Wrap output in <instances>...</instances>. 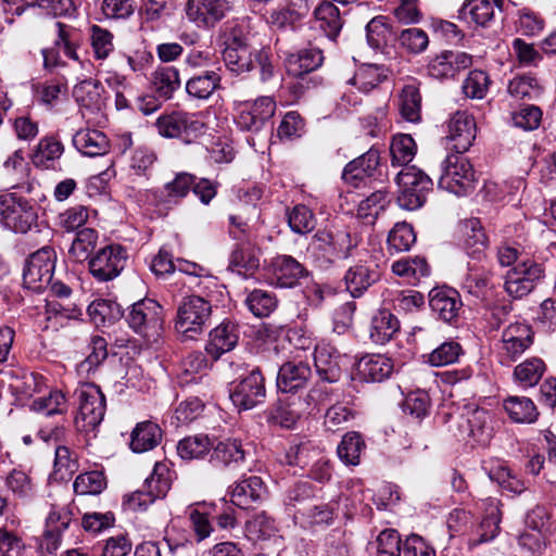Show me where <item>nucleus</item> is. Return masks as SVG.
<instances>
[{
	"instance_id": "nucleus-63",
	"label": "nucleus",
	"mask_w": 556,
	"mask_h": 556,
	"mask_svg": "<svg viewBox=\"0 0 556 556\" xmlns=\"http://www.w3.org/2000/svg\"><path fill=\"white\" fill-rule=\"evenodd\" d=\"M288 224L293 232L304 235L315 228L316 219L307 206L299 204L288 213Z\"/></svg>"
},
{
	"instance_id": "nucleus-15",
	"label": "nucleus",
	"mask_w": 556,
	"mask_h": 556,
	"mask_svg": "<svg viewBox=\"0 0 556 556\" xmlns=\"http://www.w3.org/2000/svg\"><path fill=\"white\" fill-rule=\"evenodd\" d=\"M72 510L68 505L54 504L46 518V526L40 543L41 549L53 554L60 547L62 532L72 521Z\"/></svg>"
},
{
	"instance_id": "nucleus-53",
	"label": "nucleus",
	"mask_w": 556,
	"mask_h": 556,
	"mask_svg": "<svg viewBox=\"0 0 556 556\" xmlns=\"http://www.w3.org/2000/svg\"><path fill=\"white\" fill-rule=\"evenodd\" d=\"M364 447L365 442L361 434L352 431L343 435L337 447V454L345 465L356 466L359 464L361 453Z\"/></svg>"
},
{
	"instance_id": "nucleus-44",
	"label": "nucleus",
	"mask_w": 556,
	"mask_h": 556,
	"mask_svg": "<svg viewBox=\"0 0 556 556\" xmlns=\"http://www.w3.org/2000/svg\"><path fill=\"white\" fill-rule=\"evenodd\" d=\"M97 242L98 233L94 229L84 228L77 231L68 250L70 257L77 263L90 260Z\"/></svg>"
},
{
	"instance_id": "nucleus-43",
	"label": "nucleus",
	"mask_w": 556,
	"mask_h": 556,
	"mask_svg": "<svg viewBox=\"0 0 556 556\" xmlns=\"http://www.w3.org/2000/svg\"><path fill=\"white\" fill-rule=\"evenodd\" d=\"M464 247L469 255L481 258L488 243L486 235L479 219L466 220L463 226Z\"/></svg>"
},
{
	"instance_id": "nucleus-5",
	"label": "nucleus",
	"mask_w": 556,
	"mask_h": 556,
	"mask_svg": "<svg viewBox=\"0 0 556 556\" xmlns=\"http://www.w3.org/2000/svg\"><path fill=\"white\" fill-rule=\"evenodd\" d=\"M223 60L229 71L242 74L254 70V52L244 41L241 30L228 23L224 29Z\"/></svg>"
},
{
	"instance_id": "nucleus-40",
	"label": "nucleus",
	"mask_w": 556,
	"mask_h": 556,
	"mask_svg": "<svg viewBox=\"0 0 556 556\" xmlns=\"http://www.w3.org/2000/svg\"><path fill=\"white\" fill-rule=\"evenodd\" d=\"M220 87V76L215 71H206L190 77L186 84L187 93L199 100H207Z\"/></svg>"
},
{
	"instance_id": "nucleus-54",
	"label": "nucleus",
	"mask_w": 556,
	"mask_h": 556,
	"mask_svg": "<svg viewBox=\"0 0 556 556\" xmlns=\"http://www.w3.org/2000/svg\"><path fill=\"white\" fill-rule=\"evenodd\" d=\"M508 93L516 100H534L542 93L535 77L521 75L514 77L507 87Z\"/></svg>"
},
{
	"instance_id": "nucleus-6",
	"label": "nucleus",
	"mask_w": 556,
	"mask_h": 556,
	"mask_svg": "<svg viewBox=\"0 0 556 556\" xmlns=\"http://www.w3.org/2000/svg\"><path fill=\"white\" fill-rule=\"evenodd\" d=\"M275 111L276 102L270 97L240 101L235 105V123L242 130L258 131L270 121Z\"/></svg>"
},
{
	"instance_id": "nucleus-18",
	"label": "nucleus",
	"mask_w": 556,
	"mask_h": 556,
	"mask_svg": "<svg viewBox=\"0 0 556 556\" xmlns=\"http://www.w3.org/2000/svg\"><path fill=\"white\" fill-rule=\"evenodd\" d=\"M30 167L22 150L14 151L0 168V179L10 189H21L30 193L34 182L29 181Z\"/></svg>"
},
{
	"instance_id": "nucleus-3",
	"label": "nucleus",
	"mask_w": 556,
	"mask_h": 556,
	"mask_svg": "<svg viewBox=\"0 0 556 556\" xmlns=\"http://www.w3.org/2000/svg\"><path fill=\"white\" fill-rule=\"evenodd\" d=\"M475 172L462 153L447 155L442 163L439 187L456 195H465L475 188Z\"/></svg>"
},
{
	"instance_id": "nucleus-55",
	"label": "nucleus",
	"mask_w": 556,
	"mask_h": 556,
	"mask_svg": "<svg viewBox=\"0 0 556 556\" xmlns=\"http://www.w3.org/2000/svg\"><path fill=\"white\" fill-rule=\"evenodd\" d=\"M416 149L415 140L409 135L394 136L390 146L392 165H407L414 159Z\"/></svg>"
},
{
	"instance_id": "nucleus-60",
	"label": "nucleus",
	"mask_w": 556,
	"mask_h": 556,
	"mask_svg": "<svg viewBox=\"0 0 556 556\" xmlns=\"http://www.w3.org/2000/svg\"><path fill=\"white\" fill-rule=\"evenodd\" d=\"M245 303L253 315L257 317H266L277 306L276 296L268 291L255 289L249 293Z\"/></svg>"
},
{
	"instance_id": "nucleus-61",
	"label": "nucleus",
	"mask_w": 556,
	"mask_h": 556,
	"mask_svg": "<svg viewBox=\"0 0 556 556\" xmlns=\"http://www.w3.org/2000/svg\"><path fill=\"white\" fill-rule=\"evenodd\" d=\"M392 270L395 275L419 280L429 275V266L425 258H402L393 263Z\"/></svg>"
},
{
	"instance_id": "nucleus-11",
	"label": "nucleus",
	"mask_w": 556,
	"mask_h": 556,
	"mask_svg": "<svg viewBox=\"0 0 556 556\" xmlns=\"http://www.w3.org/2000/svg\"><path fill=\"white\" fill-rule=\"evenodd\" d=\"M1 216L7 228L21 233L30 230L37 220L34 205L16 192L3 197Z\"/></svg>"
},
{
	"instance_id": "nucleus-31",
	"label": "nucleus",
	"mask_w": 556,
	"mask_h": 556,
	"mask_svg": "<svg viewBox=\"0 0 556 556\" xmlns=\"http://www.w3.org/2000/svg\"><path fill=\"white\" fill-rule=\"evenodd\" d=\"M378 165V152L369 150L345 165L342 178L349 184L356 185L358 181L371 176Z\"/></svg>"
},
{
	"instance_id": "nucleus-64",
	"label": "nucleus",
	"mask_w": 556,
	"mask_h": 556,
	"mask_svg": "<svg viewBox=\"0 0 556 556\" xmlns=\"http://www.w3.org/2000/svg\"><path fill=\"white\" fill-rule=\"evenodd\" d=\"M372 556H401L400 534L393 529L380 532L376 540V553Z\"/></svg>"
},
{
	"instance_id": "nucleus-51",
	"label": "nucleus",
	"mask_w": 556,
	"mask_h": 556,
	"mask_svg": "<svg viewBox=\"0 0 556 556\" xmlns=\"http://www.w3.org/2000/svg\"><path fill=\"white\" fill-rule=\"evenodd\" d=\"M245 452L240 441L228 439L219 442L214 448L211 462L229 466L244 460Z\"/></svg>"
},
{
	"instance_id": "nucleus-48",
	"label": "nucleus",
	"mask_w": 556,
	"mask_h": 556,
	"mask_svg": "<svg viewBox=\"0 0 556 556\" xmlns=\"http://www.w3.org/2000/svg\"><path fill=\"white\" fill-rule=\"evenodd\" d=\"M338 356H333L327 346H317L314 353L315 367L321 380L336 382L340 378V368L337 362Z\"/></svg>"
},
{
	"instance_id": "nucleus-39",
	"label": "nucleus",
	"mask_w": 556,
	"mask_h": 556,
	"mask_svg": "<svg viewBox=\"0 0 556 556\" xmlns=\"http://www.w3.org/2000/svg\"><path fill=\"white\" fill-rule=\"evenodd\" d=\"M494 0H467L458 12L459 18L484 27L494 17Z\"/></svg>"
},
{
	"instance_id": "nucleus-47",
	"label": "nucleus",
	"mask_w": 556,
	"mask_h": 556,
	"mask_svg": "<svg viewBox=\"0 0 556 556\" xmlns=\"http://www.w3.org/2000/svg\"><path fill=\"white\" fill-rule=\"evenodd\" d=\"M152 84L159 97L169 99L180 86L179 72L173 66L159 67L153 73Z\"/></svg>"
},
{
	"instance_id": "nucleus-12",
	"label": "nucleus",
	"mask_w": 556,
	"mask_h": 556,
	"mask_svg": "<svg viewBox=\"0 0 556 556\" xmlns=\"http://www.w3.org/2000/svg\"><path fill=\"white\" fill-rule=\"evenodd\" d=\"M265 379L258 368L252 369L230 389V400L239 409H252L264 403Z\"/></svg>"
},
{
	"instance_id": "nucleus-52",
	"label": "nucleus",
	"mask_w": 556,
	"mask_h": 556,
	"mask_svg": "<svg viewBox=\"0 0 556 556\" xmlns=\"http://www.w3.org/2000/svg\"><path fill=\"white\" fill-rule=\"evenodd\" d=\"M490 270L484 266L477 264H468V274L466 275L463 288L476 298H482L489 287Z\"/></svg>"
},
{
	"instance_id": "nucleus-62",
	"label": "nucleus",
	"mask_w": 556,
	"mask_h": 556,
	"mask_svg": "<svg viewBox=\"0 0 556 556\" xmlns=\"http://www.w3.org/2000/svg\"><path fill=\"white\" fill-rule=\"evenodd\" d=\"M106 486L105 478L100 471L80 473L76 477L73 488L79 495H97Z\"/></svg>"
},
{
	"instance_id": "nucleus-35",
	"label": "nucleus",
	"mask_w": 556,
	"mask_h": 556,
	"mask_svg": "<svg viewBox=\"0 0 556 556\" xmlns=\"http://www.w3.org/2000/svg\"><path fill=\"white\" fill-rule=\"evenodd\" d=\"M323 52L317 48L303 49L287 60V71L294 77H301L317 70L323 64Z\"/></svg>"
},
{
	"instance_id": "nucleus-20",
	"label": "nucleus",
	"mask_w": 556,
	"mask_h": 556,
	"mask_svg": "<svg viewBox=\"0 0 556 556\" xmlns=\"http://www.w3.org/2000/svg\"><path fill=\"white\" fill-rule=\"evenodd\" d=\"M476 132L475 118L466 111H457L447 123L446 139L456 153H464L471 147Z\"/></svg>"
},
{
	"instance_id": "nucleus-41",
	"label": "nucleus",
	"mask_w": 556,
	"mask_h": 556,
	"mask_svg": "<svg viewBox=\"0 0 556 556\" xmlns=\"http://www.w3.org/2000/svg\"><path fill=\"white\" fill-rule=\"evenodd\" d=\"M245 535L251 541H265L274 538L278 528L276 521L265 511L254 514L245 521Z\"/></svg>"
},
{
	"instance_id": "nucleus-57",
	"label": "nucleus",
	"mask_w": 556,
	"mask_h": 556,
	"mask_svg": "<svg viewBox=\"0 0 556 556\" xmlns=\"http://www.w3.org/2000/svg\"><path fill=\"white\" fill-rule=\"evenodd\" d=\"M386 74L383 70L377 65H363L357 70L349 83L356 86L363 92H369L376 88L383 79Z\"/></svg>"
},
{
	"instance_id": "nucleus-10",
	"label": "nucleus",
	"mask_w": 556,
	"mask_h": 556,
	"mask_svg": "<svg viewBox=\"0 0 556 556\" xmlns=\"http://www.w3.org/2000/svg\"><path fill=\"white\" fill-rule=\"evenodd\" d=\"M127 321L136 332L148 340L155 339L163 327L162 307L154 300H141L131 305Z\"/></svg>"
},
{
	"instance_id": "nucleus-28",
	"label": "nucleus",
	"mask_w": 556,
	"mask_h": 556,
	"mask_svg": "<svg viewBox=\"0 0 556 556\" xmlns=\"http://www.w3.org/2000/svg\"><path fill=\"white\" fill-rule=\"evenodd\" d=\"M480 508L483 509L484 516L480 525L479 539L471 542L475 545L493 540L500 531V502L496 498L488 497L481 501Z\"/></svg>"
},
{
	"instance_id": "nucleus-25",
	"label": "nucleus",
	"mask_w": 556,
	"mask_h": 556,
	"mask_svg": "<svg viewBox=\"0 0 556 556\" xmlns=\"http://www.w3.org/2000/svg\"><path fill=\"white\" fill-rule=\"evenodd\" d=\"M230 501L242 509H249L260 503L265 495V486L260 477L253 476L238 482L230 491Z\"/></svg>"
},
{
	"instance_id": "nucleus-1",
	"label": "nucleus",
	"mask_w": 556,
	"mask_h": 556,
	"mask_svg": "<svg viewBox=\"0 0 556 556\" xmlns=\"http://www.w3.org/2000/svg\"><path fill=\"white\" fill-rule=\"evenodd\" d=\"M78 413L75 417L77 430L91 432L101 424L106 404L101 389L94 383H83L75 390Z\"/></svg>"
},
{
	"instance_id": "nucleus-32",
	"label": "nucleus",
	"mask_w": 556,
	"mask_h": 556,
	"mask_svg": "<svg viewBox=\"0 0 556 556\" xmlns=\"http://www.w3.org/2000/svg\"><path fill=\"white\" fill-rule=\"evenodd\" d=\"M400 329L397 318L387 309L376 313L370 323L369 337L376 344H386Z\"/></svg>"
},
{
	"instance_id": "nucleus-30",
	"label": "nucleus",
	"mask_w": 556,
	"mask_h": 556,
	"mask_svg": "<svg viewBox=\"0 0 556 556\" xmlns=\"http://www.w3.org/2000/svg\"><path fill=\"white\" fill-rule=\"evenodd\" d=\"M429 305L438 317L451 321L457 316L460 303L456 291L433 289L429 293Z\"/></svg>"
},
{
	"instance_id": "nucleus-19",
	"label": "nucleus",
	"mask_w": 556,
	"mask_h": 556,
	"mask_svg": "<svg viewBox=\"0 0 556 556\" xmlns=\"http://www.w3.org/2000/svg\"><path fill=\"white\" fill-rule=\"evenodd\" d=\"M533 343V331L526 323L516 321L504 329L502 334V357L515 362Z\"/></svg>"
},
{
	"instance_id": "nucleus-24",
	"label": "nucleus",
	"mask_w": 556,
	"mask_h": 556,
	"mask_svg": "<svg viewBox=\"0 0 556 556\" xmlns=\"http://www.w3.org/2000/svg\"><path fill=\"white\" fill-rule=\"evenodd\" d=\"M391 358L381 354H368L356 364V375L366 382H380L389 378L393 371Z\"/></svg>"
},
{
	"instance_id": "nucleus-45",
	"label": "nucleus",
	"mask_w": 556,
	"mask_h": 556,
	"mask_svg": "<svg viewBox=\"0 0 556 556\" xmlns=\"http://www.w3.org/2000/svg\"><path fill=\"white\" fill-rule=\"evenodd\" d=\"M212 448V442L208 435L199 433L188 435L177 444V453L182 459L203 458Z\"/></svg>"
},
{
	"instance_id": "nucleus-29",
	"label": "nucleus",
	"mask_w": 556,
	"mask_h": 556,
	"mask_svg": "<svg viewBox=\"0 0 556 556\" xmlns=\"http://www.w3.org/2000/svg\"><path fill=\"white\" fill-rule=\"evenodd\" d=\"M76 102L90 112H98L104 106L103 87L92 79H84L73 89Z\"/></svg>"
},
{
	"instance_id": "nucleus-7",
	"label": "nucleus",
	"mask_w": 556,
	"mask_h": 556,
	"mask_svg": "<svg viewBox=\"0 0 556 556\" xmlns=\"http://www.w3.org/2000/svg\"><path fill=\"white\" fill-rule=\"evenodd\" d=\"M55 258V252L50 247H43L33 253L23 271L24 287L39 292L49 286L52 280Z\"/></svg>"
},
{
	"instance_id": "nucleus-22",
	"label": "nucleus",
	"mask_w": 556,
	"mask_h": 556,
	"mask_svg": "<svg viewBox=\"0 0 556 556\" xmlns=\"http://www.w3.org/2000/svg\"><path fill=\"white\" fill-rule=\"evenodd\" d=\"M303 266L289 255H278L270 263V283L280 288H291L304 276Z\"/></svg>"
},
{
	"instance_id": "nucleus-42",
	"label": "nucleus",
	"mask_w": 556,
	"mask_h": 556,
	"mask_svg": "<svg viewBox=\"0 0 556 556\" xmlns=\"http://www.w3.org/2000/svg\"><path fill=\"white\" fill-rule=\"evenodd\" d=\"M169 469L164 463H156L153 471L144 480L142 488L149 493V502L164 497L170 489Z\"/></svg>"
},
{
	"instance_id": "nucleus-2",
	"label": "nucleus",
	"mask_w": 556,
	"mask_h": 556,
	"mask_svg": "<svg viewBox=\"0 0 556 556\" xmlns=\"http://www.w3.org/2000/svg\"><path fill=\"white\" fill-rule=\"evenodd\" d=\"M212 314L211 303L202 296L185 298L177 308L175 329L187 339L202 333Z\"/></svg>"
},
{
	"instance_id": "nucleus-27",
	"label": "nucleus",
	"mask_w": 556,
	"mask_h": 556,
	"mask_svg": "<svg viewBox=\"0 0 556 556\" xmlns=\"http://www.w3.org/2000/svg\"><path fill=\"white\" fill-rule=\"evenodd\" d=\"M73 144L87 156L104 155L110 150V140L106 135L91 128L78 130L73 137Z\"/></svg>"
},
{
	"instance_id": "nucleus-4",
	"label": "nucleus",
	"mask_w": 556,
	"mask_h": 556,
	"mask_svg": "<svg viewBox=\"0 0 556 556\" xmlns=\"http://www.w3.org/2000/svg\"><path fill=\"white\" fill-rule=\"evenodd\" d=\"M399 186L397 203L402 208L413 211L419 208L426 194L432 188V180L415 166L405 167L396 176Z\"/></svg>"
},
{
	"instance_id": "nucleus-58",
	"label": "nucleus",
	"mask_w": 556,
	"mask_h": 556,
	"mask_svg": "<svg viewBox=\"0 0 556 556\" xmlns=\"http://www.w3.org/2000/svg\"><path fill=\"white\" fill-rule=\"evenodd\" d=\"M544 370L545 365L542 359L530 358L516 366L514 377L522 387H533L539 382Z\"/></svg>"
},
{
	"instance_id": "nucleus-46",
	"label": "nucleus",
	"mask_w": 556,
	"mask_h": 556,
	"mask_svg": "<svg viewBox=\"0 0 556 556\" xmlns=\"http://www.w3.org/2000/svg\"><path fill=\"white\" fill-rule=\"evenodd\" d=\"M399 108L402 117L410 123L420 121L421 96L414 85H406L402 89L399 99Z\"/></svg>"
},
{
	"instance_id": "nucleus-13",
	"label": "nucleus",
	"mask_w": 556,
	"mask_h": 556,
	"mask_svg": "<svg viewBox=\"0 0 556 556\" xmlns=\"http://www.w3.org/2000/svg\"><path fill=\"white\" fill-rule=\"evenodd\" d=\"M127 258V251L123 247L111 244L100 249L89 260V270L97 280L109 281L122 273Z\"/></svg>"
},
{
	"instance_id": "nucleus-50",
	"label": "nucleus",
	"mask_w": 556,
	"mask_h": 556,
	"mask_svg": "<svg viewBox=\"0 0 556 556\" xmlns=\"http://www.w3.org/2000/svg\"><path fill=\"white\" fill-rule=\"evenodd\" d=\"M229 267L238 275L248 278L260 267V257L252 248H239L232 252Z\"/></svg>"
},
{
	"instance_id": "nucleus-17",
	"label": "nucleus",
	"mask_w": 556,
	"mask_h": 556,
	"mask_svg": "<svg viewBox=\"0 0 556 556\" xmlns=\"http://www.w3.org/2000/svg\"><path fill=\"white\" fill-rule=\"evenodd\" d=\"M230 10L227 0H187L186 15L199 27H213Z\"/></svg>"
},
{
	"instance_id": "nucleus-26",
	"label": "nucleus",
	"mask_w": 556,
	"mask_h": 556,
	"mask_svg": "<svg viewBox=\"0 0 556 556\" xmlns=\"http://www.w3.org/2000/svg\"><path fill=\"white\" fill-rule=\"evenodd\" d=\"M311 368L303 362L285 363L277 375V388L281 392H291L305 387L311 377Z\"/></svg>"
},
{
	"instance_id": "nucleus-16",
	"label": "nucleus",
	"mask_w": 556,
	"mask_h": 556,
	"mask_svg": "<svg viewBox=\"0 0 556 556\" xmlns=\"http://www.w3.org/2000/svg\"><path fill=\"white\" fill-rule=\"evenodd\" d=\"M312 400H314L313 392L304 397L290 395L286 400H280L271 413V420L282 428H293L304 415L311 414L314 409Z\"/></svg>"
},
{
	"instance_id": "nucleus-37",
	"label": "nucleus",
	"mask_w": 556,
	"mask_h": 556,
	"mask_svg": "<svg viewBox=\"0 0 556 556\" xmlns=\"http://www.w3.org/2000/svg\"><path fill=\"white\" fill-rule=\"evenodd\" d=\"M379 277L377 270L367 264H356L344 276L346 289L353 296H359Z\"/></svg>"
},
{
	"instance_id": "nucleus-49",
	"label": "nucleus",
	"mask_w": 556,
	"mask_h": 556,
	"mask_svg": "<svg viewBox=\"0 0 556 556\" xmlns=\"http://www.w3.org/2000/svg\"><path fill=\"white\" fill-rule=\"evenodd\" d=\"M390 201L387 192L382 190L372 192L369 197L359 202L357 216L363 219L365 224H374L379 214L389 205Z\"/></svg>"
},
{
	"instance_id": "nucleus-33",
	"label": "nucleus",
	"mask_w": 556,
	"mask_h": 556,
	"mask_svg": "<svg viewBox=\"0 0 556 556\" xmlns=\"http://www.w3.org/2000/svg\"><path fill=\"white\" fill-rule=\"evenodd\" d=\"M162 439V430L157 424L147 420L137 424L131 432L130 448L135 453L153 450Z\"/></svg>"
},
{
	"instance_id": "nucleus-34",
	"label": "nucleus",
	"mask_w": 556,
	"mask_h": 556,
	"mask_svg": "<svg viewBox=\"0 0 556 556\" xmlns=\"http://www.w3.org/2000/svg\"><path fill=\"white\" fill-rule=\"evenodd\" d=\"M64 152L63 143L53 136L42 137L37 143L31 160L35 166L45 169L53 168Z\"/></svg>"
},
{
	"instance_id": "nucleus-38",
	"label": "nucleus",
	"mask_w": 556,
	"mask_h": 556,
	"mask_svg": "<svg viewBox=\"0 0 556 556\" xmlns=\"http://www.w3.org/2000/svg\"><path fill=\"white\" fill-rule=\"evenodd\" d=\"M315 27L323 30L330 39H334L342 28L343 22L339 9L331 2H321L314 11Z\"/></svg>"
},
{
	"instance_id": "nucleus-56",
	"label": "nucleus",
	"mask_w": 556,
	"mask_h": 556,
	"mask_svg": "<svg viewBox=\"0 0 556 556\" xmlns=\"http://www.w3.org/2000/svg\"><path fill=\"white\" fill-rule=\"evenodd\" d=\"M87 312L97 326L112 323L123 315L121 306L117 303L103 299L90 303Z\"/></svg>"
},
{
	"instance_id": "nucleus-21",
	"label": "nucleus",
	"mask_w": 556,
	"mask_h": 556,
	"mask_svg": "<svg viewBox=\"0 0 556 556\" xmlns=\"http://www.w3.org/2000/svg\"><path fill=\"white\" fill-rule=\"evenodd\" d=\"M460 425L463 433L473 440V442L485 445L493 435L492 418L488 410L479 407H466Z\"/></svg>"
},
{
	"instance_id": "nucleus-14",
	"label": "nucleus",
	"mask_w": 556,
	"mask_h": 556,
	"mask_svg": "<svg viewBox=\"0 0 556 556\" xmlns=\"http://www.w3.org/2000/svg\"><path fill=\"white\" fill-rule=\"evenodd\" d=\"M544 270L534 262H522L510 268L505 276V291L514 299L528 295L543 278Z\"/></svg>"
},
{
	"instance_id": "nucleus-9",
	"label": "nucleus",
	"mask_w": 556,
	"mask_h": 556,
	"mask_svg": "<svg viewBox=\"0 0 556 556\" xmlns=\"http://www.w3.org/2000/svg\"><path fill=\"white\" fill-rule=\"evenodd\" d=\"M314 242L330 261H342L353 255L359 238L346 228H334L317 231Z\"/></svg>"
},
{
	"instance_id": "nucleus-59",
	"label": "nucleus",
	"mask_w": 556,
	"mask_h": 556,
	"mask_svg": "<svg viewBox=\"0 0 556 556\" xmlns=\"http://www.w3.org/2000/svg\"><path fill=\"white\" fill-rule=\"evenodd\" d=\"M416 242V233L412 225L396 223L388 236V247L395 252L408 251Z\"/></svg>"
},
{
	"instance_id": "nucleus-8",
	"label": "nucleus",
	"mask_w": 556,
	"mask_h": 556,
	"mask_svg": "<svg viewBox=\"0 0 556 556\" xmlns=\"http://www.w3.org/2000/svg\"><path fill=\"white\" fill-rule=\"evenodd\" d=\"M157 132L165 138H181L190 142L204 130V123L194 114L174 111L162 114L155 122Z\"/></svg>"
},
{
	"instance_id": "nucleus-23",
	"label": "nucleus",
	"mask_w": 556,
	"mask_h": 556,
	"mask_svg": "<svg viewBox=\"0 0 556 556\" xmlns=\"http://www.w3.org/2000/svg\"><path fill=\"white\" fill-rule=\"evenodd\" d=\"M239 329L232 321H223L210 332V340L205 346L206 353L218 359L224 353L231 351L238 343Z\"/></svg>"
},
{
	"instance_id": "nucleus-36",
	"label": "nucleus",
	"mask_w": 556,
	"mask_h": 556,
	"mask_svg": "<svg viewBox=\"0 0 556 556\" xmlns=\"http://www.w3.org/2000/svg\"><path fill=\"white\" fill-rule=\"evenodd\" d=\"M503 407L513 422L533 424L538 420L539 410L535 404L526 396H508Z\"/></svg>"
}]
</instances>
